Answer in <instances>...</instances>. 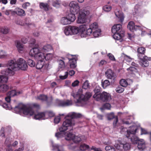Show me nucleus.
<instances>
[{
    "label": "nucleus",
    "instance_id": "f257e3e1",
    "mask_svg": "<svg viewBox=\"0 0 151 151\" xmlns=\"http://www.w3.org/2000/svg\"><path fill=\"white\" fill-rule=\"evenodd\" d=\"M82 115L79 113L75 112L69 113L65 117L66 120L63 122L62 126L59 128L60 132H63L70 129H72V127L74 126L76 123L75 118H80ZM63 132H58L56 133L55 136L58 138L61 137Z\"/></svg>",
    "mask_w": 151,
    "mask_h": 151
},
{
    "label": "nucleus",
    "instance_id": "6ab92c4d",
    "mask_svg": "<svg viewBox=\"0 0 151 151\" xmlns=\"http://www.w3.org/2000/svg\"><path fill=\"white\" fill-rule=\"evenodd\" d=\"M33 118L35 119H45L46 118L45 112H40L35 114Z\"/></svg>",
    "mask_w": 151,
    "mask_h": 151
},
{
    "label": "nucleus",
    "instance_id": "338daca9",
    "mask_svg": "<svg viewBox=\"0 0 151 151\" xmlns=\"http://www.w3.org/2000/svg\"><path fill=\"white\" fill-rule=\"evenodd\" d=\"M79 81L78 80H76L74 81L72 84V86L73 87H75L78 85Z\"/></svg>",
    "mask_w": 151,
    "mask_h": 151
},
{
    "label": "nucleus",
    "instance_id": "864d4df0",
    "mask_svg": "<svg viewBox=\"0 0 151 151\" xmlns=\"http://www.w3.org/2000/svg\"><path fill=\"white\" fill-rule=\"evenodd\" d=\"M28 65L31 67H34L35 66V62L32 59H29L27 60Z\"/></svg>",
    "mask_w": 151,
    "mask_h": 151
},
{
    "label": "nucleus",
    "instance_id": "f8f14e48",
    "mask_svg": "<svg viewBox=\"0 0 151 151\" xmlns=\"http://www.w3.org/2000/svg\"><path fill=\"white\" fill-rule=\"evenodd\" d=\"M56 102L58 106H70L72 104L71 100H67L66 101L60 100L56 99Z\"/></svg>",
    "mask_w": 151,
    "mask_h": 151
},
{
    "label": "nucleus",
    "instance_id": "09e8293b",
    "mask_svg": "<svg viewBox=\"0 0 151 151\" xmlns=\"http://www.w3.org/2000/svg\"><path fill=\"white\" fill-rule=\"evenodd\" d=\"M89 27L93 30V31L97 29H99L98 28V25L96 23H94L91 24L90 26Z\"/></svg>",
    "mask_w": 151,
    "mask_h": 151
},
{
    "label": "nucleus",
    "instance_id": "a18cd8bd",
    "mask_svg": "<svg viewBox=\"0 0 151 151\" xmlns=\"http://www.w3.org/2000/svg\"><path fill=\"white\" fill-rule=\"evenodd\" d=\"M120 84L121 86L123 87H126L128 85L127 82L124 79H122L120 81Z\"/></svg>",
    "mask_w": 151,
    "mask_h": 151
},
{
    "label": "nucleus",
    "instance_id": "412c9836",
    "mask_svg": "<svg viewBox=\"0 0 151 151\" xmlns=\"http://www.w3.org/2000/svg\"><path fill=\"white\" fill-rule=\"evenodd\" d=\"M52 49V47L51 45H47L43 46L41 48V51L42 53L44 54V52L50 51Z\"/></svg>",
    "mask_w": 151,
    "mask_h": 151
},
{
    "label": "nucleus",
    "instance_id": "c9c22d12",
    "mask_svg": "<svg viewBox=\"0 0 151 151\" xmlns=\"http://www.w3.org/2000/svg\"><path fill=\"white\" fill-rule=\"evenodd\" d=\"M9 88V86L6 84H3L0 85V93L6 91Z\"/></svg>",
    "mask_w": 151,
    "mask_h": 151
},
{
    "label": "nucleus",
    "instance_id": "13d9d810",
    "mask_svg": "<svg viewBox=\"0 0 151 151\" xmlns=\"http://www.w3.org/2000/svg\"><path fill=\"white\" fill-rule=\"evenodd\" d=\"M93 32V30L89 27L86 31V33L84 34L85 37L86 36V35H90Z\"/></svg>",
    "mask_w": 151,
    "mask_h": 151
},
{
    "label": "nucleus",
    "instance_id": "393cba45",
    "mask_svg": "<svg viewBox=\"0 0 151 151\" xmlns=\"http://www.w3.org/2000/svg\"><path fill=\"white\" fill-rule=\"evenodd\" d=\"M132 127L131 130H127L126 128H123L121 130V132L122 134H123L127 137H128L129 136V134L131 132V131L133 130V128Z\"/></svg>",
    "mask_w": 151,
    "mask_h": 151
},
{
    "label": "nucleus",
    "instance_id": "f704fd0d",
    "mask_svg": "<svg viewBox=\"0 0 151 151\" xmlns=\"http://www.w3.org/2000/svg\"><path fill=\"white\" fill-rule=\"evenodd\" d=\"M80 30L81 32V37H85L84 34L86 33V30L87 29L86 26L85 25H82L80 26Z\"/></svg>",
    "mask_w": 151,
    "mask_h": 151
},
{
    "label": "nucleus",
    "instance_id": "5fc2aeb1",
    "mask_svg": "<svg viewBox=\"0 0 151 151\" xmlns=\"http://www.w3.org/2000/svg\"><path fill=\"white\" fill-rule=\"evenodd\" d=\"M111 9V6L106 5L104 6L103 8V10L105 12H108L110 11Z\"/></svg>",
    "mask_w": 151,
    "mask_h": 151
},
{
    "label": "nucleus",
    "instance_id": "dca6fc26",
    "mask_svg": "<svg viewBox=\"0 0 151 151\" xmlns=\"http://www.w3.org/2000/svg\"><path fill=\"white\" fill-rule=\"evenodd\" d=\"M137 147L139 150L142 151L145 150L146 148L145 142L142 139H139L137 143Z\"/></svg>",
    "mask_w": 151,
    "mask_h": 151
},
{
    "label": "nucleus",
    "instance_id": "49530a36",
    "mask_svg": "<svg viewBox=\"0 0 151 151\" xmlns=\"http://www.w3.org/2000/svg\"><path fill=\"white\" fill-rule=\"evenodd\" d=\"M89 147L85 144H82L81 145L80 147V150L82 151H84L86 150L89 148Z\"/></svg>",
    "mask_w": 151,
    "mask_h": 151
},
{
    "label": "nucleus",
    "instance_id": "a878e982",
    "mask_svg": "<svg viewBox=\"0 0 151 151\" xmlns=\"http://www.w3.org/2000/svg\"><path fill=\"white\" fill-rule=\"evenodd\" d=\"M146 49L145 48L142 47H140L138 48L137 52L138 53L137 56L139 58H141L140 55H144Z\"/></svg>",
    "mask_w": 151,
    "mask_h": 151
},
{
    "label": "nucleus",
    "instance_id": "bf43d9fd",
    "mask_svg": "<svg viewBox=\"0 0 151 151\" xmlns=\"http://www.w3.org/2000/svg\"><path fill=\"white\" fill-rule=\"evenodd\" d=\"M89 84L88 81H86L83 84L82 87L84 89H86L88 88Z\"/></svg>",
    "mask_w": 151,
    "mask_h": 151
},
{
    "label": "nucleus",
    "instance_id": "473e14b6",
    "mask_svg": "<svg viewBox=\"0 0 151 151\" xmlns=\"http://www.w3.org/2000/svg\"><path fill=\"white\" fill-rule=\"evenodd\" d=\"M40 6L41 9H43L45 11L48 10L49 7L48 4L43 2H41L40 3Z\"/></svg>",
    "mask_w": 151,
    "mask_h": 151
},
{
    "label": "nucleus",
    "instance_id": "b1692460",
    "mask_svg": "<svg viewBox=\"0 0 151 151\" xmlns=\"http://www.w3.org/2000/svg\"><path fill=\"white\" fill-rule=\"evenodd\" d=\"M37 60L38 61L36 65V68L37 69H40L42 68L44 65L45 62L44 61V59Z\"/></svg>",
    "mask_w": 151,
    "mask_h": 151
},
{
    "label": "nucleus",
    "instance_id": "c03bdc74",
    "mask_svg": "<svg viewBox=\"0 0 151 151\" xmlns=\"http://www.w3.org/2000/svg\"><path fill=\"white\" fill-rule=\"evenodd\" d=\"M101 30L100 29H97L93 31V36L96 37H98L100 34Z\"/></svg>",
    "mask_w": 151,
    "mask_h": 151
},
{
    "label": "nucleus",
    "instance_id": "37998d69",
    "mask_svg": "<svg viewBox=\"0 0 151 151\" xmlns=\"http://www.w3.org/2000/svg\"><path fill=\"white\" fill-rule=\"evenodd\" d=\"M45 118H46V119H47L49 117H52L54 115V113L51 111H49L45 112Z\"/></svg>",
    "mask_w": 151,
    "mask_h": 151
},
{
    "label": "nucleus",
    "instance_id": "ea45409f",
    "mask_svg": "<svg viewBox=\"0 0 151 151\" xmlns=\"http://www.w3.org/2000/svg\"><path fill=\"white\" fill-rule=\"evenodd\" d=\"M64 32L67 35H72L70 25L65 27L64 30Z\"/></svg>",
    "mask_w": 151,
    "mask_h": 151
},
{
    "label": "nucleus",
    "instance_id": "f03ea898",
    "mask_svg": "<svg viewBox=\"0 0 151 151\" xmlns=\"http://www.w3.org/2000/svg\"><path fill=\"white\" fill-rule=\"evenodd\" d=\"M14 110L16 113L21 115L23 114L25 115L32 116L34 114V111L31 107L22 104H20L18 106H15Z\"/></svg>",
    "mask_w": 151,
    "mask_h": 151
},
{
    "label": "nucleus",
    "instance_id": "9d476101",
    "mask_svg": "<svg viewBox=\"0 0 151 151\" xmlns=\"http://www.w3.org/2000/svg\"><path fill=\"white\" fill-rule=\"evenodd\" d=\"M132 127L133 128V130L131 131V132L129 134V136L127 137L130 139L132 143L137 144L138 141L139 140L138 138L135 135L136 132L137 128L134 126H133Z\"/></svg>",
    "mask_w": 151,
    "mask_h": 151
},
{
    "label": "nucleus",
    "instance_id": "a19ab883",
    "mask_svg": "<svg viewBox=\"0 0 151 151\" xmlns=\"http://www.w3.org/2000/svg\"><path fill=\"white\" fill-rule=\"evenodd\" d=\"M9 29L6 27H3L0 28V32L2 34H6L9 32Z\"/></svg>",
    "mask_w": 151,
    "mask_h": 151
},
{
    "label": "nucleus",
    "instance_id": "f3484780",
    "mask_svg": "<svg viewBox=\"0 0 151 151\" xmlns=\"http://www.w3.org/2000/svg\"><path fill=\"white\" fill-rule=\"evenodd\" d=\"M128 28L131 31H133L137 29H141V27L139 25H135L133 22H129L127 26Z\"/></svg>",
    "mask_w": 151,
    "mask_h": 151
},
{
    "label": "nucleus",
    "instance_id": "4c0bfd02",
    "mask_svg": "<svg viewBox=\"0 0 151 151\" xmlns=\"http://www.w3.org/2000/svg\"><path fill=\"white\" fill-rule=\"evenodd\" d=\"M70 63V68H73L76 67V59L73 58L69 60Z\"/></svg>",
    "mask_w": 151,
    "mask_h": 151
},
{
    "label": "nucleus",
    "instance_id": "1a4fd4ad",
    "mask_svg": "<svg viewBox=\"0 0 151 151\" xmlns=\"http://www.w3.org/2000/svg\"><path fill=\"white\" fill-rule=\"evenodd\" d=\"M111 99L110 94L105 91L101 93L96 99L97 101L101 100L104 102H107L110 101Z\"/></svg>",
    "mask_w": 151,
    "mask_h": 151
},
{
    "label": "nucleus",
    "instance_id": "0e129e2a",
    "mask_svg": "<svg viewBox=\"0 0 151 151\" xmlns=\"http://www.w3.org/2000/svg\"><path fill=\"white\" fill-rule=\"evenodd\" d=\"M68 72H66L65 73V74L64 76H59V78L61 79H66L68 76Z\"/></svg>",
    "mask_w": 151,
    "mask_h": 151
},
{
    "label": "nucleus",
    "instance_id": "e433bc0d",
    "mask_svg": "<svg viewBox=\"0 0 151 151\" xmlns=\"http://www.w3.org/2000/svg\"><path fill=\"white\" fill-rule=\"evenodd\" d=\"M72 35L77 34L79 31V28L76 26H70Z\"/></svg>",
    "mask_w": 151,
    "mask_h": 151
},
{
    "label": "nucleus",
    "instance_id": "20e7f679",
    "mask_svg": "<svg viewBox=\"0 0 151 151\" xmlns=\"http://www.w3.org/2000/svg\"><path fill=\"white\" fill-rule=\"evenodd\" d=\"M8 67L7 69L2 70L1 73L10 76H12L14 74V71L18 68V65L15 60L9 61L8 64Z\"/></svg>",
    "mask_w": 151,
    "mask_h": 151
},
{
    "label": "nucleus",
    "instance_id": "a211bd4d",
    "mask_svg": "<svg viewBox=\"0 0 151 151\" xmlns=\"http://www.w3.org/2000/svg\"><path fill=\"white\" fill-rule=\"evenodd\" d=\"M52 150L54 151H64L63 147L62 145L55 144L52 141H51Z\"/></svg>",
    "mask_w": 151,
    "mask_h": 151
},
{
    "label": "nucleus",
    "instance_id": "2f4dec72",
    "mask_svg": "<svg viewBox=\"0 0 151 151\" xmlns=\"http://www.w3.org/2000/svg\"><path fill=\"white\" fill-rule=\"evenodd\" d=\"M115 14L119 19L121 22H122L124 19V17L123 14L121 12L117 11L115 12Z\"/></svg>",
    "mask_w": 151,
    "mask_h": 151
},
{
    "label": "nucleus",
    "instance_id": "2eb2a0df",
    "mask_svg": "<svg viewBox=\"0 0 151 151\" xmlns=\"http://www.w3.org/2000/svg\"><path fill=\"white\" fill-rule=\"evenodd\" d=\"M105 75L107 78L114 79L116 76L113 71L110 69H107L105 72Z\"/></svg>",
    "mask_w": 151,
    "mask_h": 151
},
{
    "label": "nucleus",
    "instance_id": "4be33fe9",
    "mask_svg": "<svg viewBox=\"0 0 151 151\" xmlns=\"http://www.w3.org/2000/svg\"><path fill=\"white\" fill-rule=\"evenodd\" d=\"M101 88L98 86H97L94 89L93 91L95 93V94L93 96V97L96 99L98 97V96L99 95L100 93Z\"/></svg>",
    "mask_w": 151,
    "mask_h": 151
},
{
    "label": "nucleus",
    "instance_id": "4d7b16f0",
    "mask_svg": "<svg viewBox=\"0 0 151 151\" xmlns=\"http://www.w3.org/2000/svg\"><path fill=\"white\" fill-rule=\"evenodd\" d=\"M2 106L3 108L6 109L10 110L12 109V106L9 104H7L6 103H3Z\"/></svg>",
    "mask_w": 151,
    "mask_h": 151
},
{
    "label": "nucleus",
    "instance_id": "603ef678",
    "mask_svg": "<svg viewBox=\"0 0 151 151\" xmlns=\"http://www.w3.org/2000/svg\"><path fill=\"white\" fill-rule=\"evenodd\" d=\"M81 140V138L80 137L75 136L74 135L73 141L75 143H77L79 142Z\"/></svg>",
    "mask_w": 151,
    "mask_h": 151
},
{
    "label": "nucleus",
    "instance_id": "de8ad7c7",
    "mask_svg": "<svg viewBox=\"0 0 151 151\" xmlns=\"http://www.w3.org/2000/svg\"><path fill=\"white\" fill-rule=\"evenodd\" d=\"M110 85V82L107 80H105L104 82L102 83V87L105 88Z\"/></svg>",
    "mask_w": 151,
    "mask_h": 151
},
{
    "label": "nucleus",
    "instance_id": "69168bd1",
    "mask_svg": "<svg viewBox=\"0 0 151 151\" xmlns=\"http://www.w3.org/2000/svg\"><path fill=\"white\" fill-rule=\"evenodd\" d=\"M60 120V116H57L54 119V122L55 124L59 123Z\"/></svg>",
    "mask_w": 151,
    "mask_h": 151
},
{
    "label": "nucleus",
    "instance_id": "6e6d98bb",
    "mask_svg": "<svg viewBox=\"0 0 151 151\" xmlns=\"http://www.w3.org/2000/svg\"><path fill=\"white\" fill-rule=\"evenodd\" d=\"M116 91L119 93H122L124 91V88L121 86H118L116 89Z\"/></svg>",
    "mask_w": 151,
    "mask_h": 151
},
{
    "label": "nucleus",
    "instance_id": "aec40b11",
    "mask_svg": "<svg viewBox=\"0 0 151 151\" xmlns=\"http://www.w3.org/2000/svg\"><path fill=\"white\" fill-rule=\"evenodd\" d=\"M15 44L19 52H22L24 49L23 44L20 41L17 40L15 41Z\"/></svg>",
    "mask_w": 151,
    "mask_h": 151
},
{
    "label": "nucleus",
    "instance_id": "6e6552de",
    "mask_svg": "<svg viewBox=\"0 0 151 151\" xmlns=\"http://www.w3.org/2000/svg\"><path fill=\"white\" fill-rule=\"evenodd\" d=\"M69 6L70 7V12L71 13L77 14L79 12L80 7L79 4L77 2L71 1L69 3Z\"/></svg>",
    "mask_w": 151,
    "mask_h": 151
},
{
    "label": "nucleus",
    "instance_id": "7c9ffc66",
    "mask_svg": "<svg viewBox=\"0 0 151 151\" xmlns=\"http://www.w3.org/2000/svg\"><path fill=\"white\" fill-rule=\"evenodd\" d=\"M2 75H0V83L6 82L8 80V76H9L2 74Z\"/></svg>",
    "mask_w": 151,
    "mask_h": 151
},
{
    "label": "nucleus",
    "instance_id": "c85d7f7f",
    "mask_svg": "<svg viewBox=\"0 0 151 151\" xmlns=\"http://www.w3.org/2000/svg\"><path fill=\"white\" fill-rule=\"evenodd\" d=\"M65 137L66 140H73L74 134L70 132H67L65 133Z\"/></svg>",
    "mask_w": 151,
    "mask_h": 151
},
{
    "label": "nucleus",
    "instance_id": "ddd939ff",
    "mask_svg": "<svg viewBox=\"0 0 151 151\" xmlns=\"http://www.w3.org/2000/svg\"><path fill=\"white\" fill-rule=\"evenodd\" d=\"M141 60L140 65L142 67H147L149 65L148 61L151 60V58H148L146 56L139 58Z\"/></svg>",
    "mask_w": 151,
    "mask_h": 151
},
{
    "label": "nucleus",
    "instance_id": "5701e85b",
    "mask_svg": "<svg viewBox=\"0 0 151 151\" xmlns=\"http://www.w3.org/2000/svg\"><path fill=\"white\" fill-rule=\"evenodd\" d=\"M13 12L20 16H24L25 15L24 10L19 8H16Z\"/></svg>",
    "mask_w": 151,
    "mask_h": 151
},
{
    "label": "nucleus",
    "instance_id": "680f3d73",
    "mask_svg": "<svg viewBox=\"0 0 151 151\" xmlns=\"http://www.w3.org/2000/svg\"><path fill=\"white\" fill-rule=\"evenodd\" d=\"M127 70L128 71H130L132 72V73L136 72L137 71L136 68L133 66L129 67V68L127 69Z\"/></svg>",
    "mask_w": 151,
    "mask_h": 151
},
{
    "label": "nucleus",
    "instance_id": "0eeeda50",
    "mask_svg": "<svg viewBox=\"0 0 151 151\" xmlns=\"http://www.w3.org/2000/svg\"><path fill=\"white\" fill-rule=\"evenodd\" d=\"M29 55L32 57H34L36 59H41L45 58V55L42 53L40 49L37 47L33 48L30 50Z\"/></svg>",
    "mask_w": 151,
    "mask_h": 151
},
{
    "label": "nucleus",
    "instance_id": "cd10ccee",
    "mask_svg": "<svg viewBox=\"0 0 151 151\" xmlns=\"http://www.w3.org/2000/svg\"><path fill=\"white\" fill-rule=\"evenodd\" d=\"M21 93L20 91H17L15 90H12L9 91L7 93V95L11 97L14 96H15L19 95Z\"/></svg>",
    "mask_w": 151,
    "mask_h": 151
},
{
    "label": "nucleus",
    "instance_id": "72a5a7b5",
    "mask_svg": "<svg viewBox=\"0 0 151 151\" xmlns=\"http://www.w3.org/2000/svg\"><path fill=\"white\" fill-rule=\"evenodd\" d=\"M52 6L56 8L59 7L61 5V1L59 0H52Z\"/></svg>",
    "mask_w": 151,
    "mask_h": 151
},
{
    "label": "nucleus",
    "instance_id": "8fccbe9b",
    "mask_svg": "<svg viewBox=\"0 0 151 151\" xmlns=\"http://www.w3.org/2000/svg\"><path fill=\"white\" fill-rule=\"evenodd\" d=\"M105 149L106 151H115V148L112 146H107Z\"/></svg>",
    "mask_w": 151,
    "mask_h": 151
},
{
    "label": "nucleus",
    "instance_id": "3c124183",
    "mask_svg": "<svg viewBox=\"0 0 151 151\" xmlns=\"http://www.w3.org/2000/svg\"><path fill=\"white\" fill-rule=\"evenodd\" d=\"M53 54L52 53L47 54L46 56L45 55V59L47 60H51L53 57Z\"/></svg>",
    "mask_w": 151,
    "mask_h": 151
},
{
    "label": "nucleus",
    "instance_id": "774afa93",
    "mask_svg": "<svg viewBox=\"0 0 151 151\" xmlns=\"http://www.w3.org/2000/svg\"><path fill=\"white\" fill-rule=\"evenodd\" d=\"M0 136L2 137H5V135L4 134V128L2 127L0 130Z\"/></svg>",
    "mask_w": 151,
    "mask_h": 151
},
{
    "label": "nucleus",
    "instance_id": "9b49d317",
    "mask_svg": "<svg viewBox=\"0 0 151 151\" xmlns=\"http://www.w3.org/2000/svg\"><path fill=\"white\" fill-rule=\"evenodd\" d=\"M17 63L18 65V68L22 70H25L27 68V65L25 61L23 58H19L17 60Z\"/></svg>",
    "mask_w": 151,
    "mask_h": 151
},
{
    "label": "nucleus",
    "instance_id": "e2e57ef3",
    "mask_svg": "<svg viewBox=\"0 0 151 151\" xmlns=\"http://www.w3.org/2000/svg\"><path fill=\"white\" fill-rule=\"evenodd\" d=\"M107 56L109 58V59L111 60L112 61H115L116 60L114 55L111 53H108L107 55Z\"/></svg>",
    "mask_w": 151,
    "mask_h": 151
},
{
    "label": "nucleus",
    "instance_id": "bb28decb",
    "mask_svg": "<svg viewBox=\"0 0 151 151\" xmlns=\"http://www.w3.org/2000/svg\"><path fill=\"white\" fill-rule=\"evenodd\" d=\"M73 13H71L66 17L71 23V22H73L76 19L75 14Z\"/></svg>",
    "mask_w": 151,
    "mask_h": 151
},
{
    "label": "nucleus",
    "instance_id": "7ed1b4c3",
    "mask_svg": "<svg viewBox=\"0 0 151 151\" xmlns=\"http://www.w3.org/2000/svg\"><path fill=\"white\" fill-rule=\"evenodd\" d=\"M111 31L113 34V37L114 38L122 42V38L124 36V32L122 29V25L119 24L114 25L111 29Z\"/></svg>",
    "mask_w": 151,
    "mask_h": 151
},
{
    "label": "nucleus",
    "instance_id": "c756f323",
    "mask_svg": "<svg viewBox=\"0 0 151 151\" xmlns=\"http://www.w3.org/2000/svg\"><path fill=\"white\" fill-rule=\"evenodd\" d=\"M61 24L63 25H66L70 24L67 17L62 18L60 20Z\"/></svg>",
    "mask_w": 151,
    "mask_h": 151
},
{
    "label": "nucleus",
    "instance_id": "052dcab7",
    "mask_svg": "<svg viewBox=\"0 0 151 151\" xmlns=\"http://www.w3.org/2000/svg\"><path fill=\"white\" fill-rule=\"evenodd\" d=\"M115 118L114 113L113 112L111 113L108 114L107 119L109 120H110Z\"/></svg>",
    "mask_w": 151,
    "mask_h": 151
},
{
    "label": "nucleus",
    "instance_id": "39448f33",
    "mask_svg": "<svg viewBox=\"0 0 151 151\" xmlns=\"http://www.w3.org/2000/svg\"><path fill=\"white\" fill-rule=\"evenodd\" d=\"M81 93V92L79 91L76 93L73 92L71 94L74 98L76 99L77 103H83V102L86 101L92 95L91 93L89 92H86L85 95Z\"/></svg>",
    "mask_w": 151,
    "mask_h": 151
},
{
    "label": "nucleus",
    "instance_id": "79ce46f5",
    "mask_svg": "<svg viewBox=\"0 0 151 151\" xmlns=\"http://www.w3.org/2000/svg\"><path fill=\"white\" fill-rule=\"evenodd\" d=\"M47 99V96L46 95H41L38 96L36 98L37 100H40L42 101H46Z\"/></svg>",
    "mask_w": 151,
    "mask_h": 151
},
{
    "label": "nucleus",
    "instance_id": "423d86ee",
    "mask_svg": "<svg viewBox=\"0 0 151 151\" xmlns=\"http://www.w3.org/2000/svg\"><path fill=\"white\" fill-rule=\"evenodd\" d=\"M115 147L118 150L122 151L123 150H127L130 149V143L124 141L118 140L114 145Z\"/></svg>",
    "mask_w": 151,
    "mask_h": 151
},
{
    "label": "nucleus",
    "instance_id": "4468645a",
    "mask_svg": "<svg viewBox=\"0 0 151 151\" xmlns=\"http://www.w3.org/2000/svg\"><path fill=\"white\" fill-rule=\"evenodd\" d=\"M86 14L84 12H80L78 17L77 23L78 24H83L85 23L86 21Z\"/></svg>",
    "mask_w": 151,
    "mask_h": 151
},
{
    "label": "nucleus",
    "instance_id": "58836bf2",
    "mask_svg": "<svg viewBox=\"0 0 151 151\" xmlns=\"http://www.w3.org/2000/svg\"><path fill=\"white\" fill-rule=\"evenodd\" d=\"M59 64L58 68L59 70H62L65 67L64 62L61 60H59L58 61Z\"/></svg>",
    "mask_w": 151,
    "mask_h": 151
}]
</instances>
